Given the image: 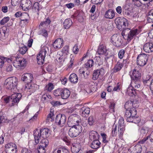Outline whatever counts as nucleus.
Instances as JSON below:
<instances>
[{"instance_id": "f257e3e1", "label": "nucleus", "mask_w": 153, "mask_h": 153, "mask_svg": "<svg viewBox=\"0 0 153 153\" xmlns=\"http://www.w3.org/2000/svg\"><path fill=\"white\" fill-rule=\"evenodd\" d=\"M137 110L134 109L131 110H127L125 115V118L127 122L139 123L140 119L139 117H135L137 114Z\"/></svg>"}, {"instance_id": "f03ea898", "label": "nucleus", "mask_w": 153, "mask_h": 153, "mask_svg": "<svg viewBox=\"0 0 153 153\" xmlns=\"http://www.w3.org/2000/svg\"><path fill=\"white\" fill-rule=\"evenodd\" d=\"M49 129L47 128L41 129L40 130V132L38 130L34 131L33 135L34 138V145H37L39 142L40 139H46L48 136Z\"/></svg>"}, {"instance_id": "7ed1b4c3", "label": "nucleus", "mask_w": 153, "mask_h": 153, "mask_svg": "<svg viewBox=\"0 0 153 153\" xmlns=\"http://www.w3.org/2000/svg\"><path fill=\"white\" fill-rule=\"evenodd\" d=\"M69 130V135L71 137H76L78 136L82 131V128L79 124L73 125Z\"/></svg>"}, {"instance_id": "20e7f679", "label": "nucleus", "mask_w": 153, "mask_h": 153, "mask_svg": "<svg viewBox=\"0 0 153 153\" xmlns=\"http://www.w3.org/2000/svg\"><path fill=\"white\" fill-rule=\"evenodd\" d=\"M148 54L143 53L138 55L137 57V65L141 67H143L147 63L149 58Z\"/></svg>"}, {"instance_id": "39448f33", "label": "nucleus", "mask_w": 153, "mask_h": 153, "mask_svg": "<svg viewBox=\"0 0 153 153\" xmlns=\"http://www.w3.org/2000/svg\"><path fill=\"white\" fill-rule=\"evenodd\" d=\"M116 21L117 28L119 30L125 29L127 28L128 22L126 19L120 17L117 19Z\"/></svg>"}, {"instance_id": "423d86ee", "label": "nucleus", "mask_w": 153, "mask_h": 153, "mask_svg": "<svg viewBox=\"0 0 153 153\" xmlns=\"http://www.w3.org/2000/svg\"><path fill=\"white\" fill-rule=\"evenodd\" d=\"M48 48L46 46H43L39 54L37 56V60L38 63L39 65L42 64L44 63V59L47 52Z\"/></svg>"}, {"instance_id": "0eeeda50", "label": "nucleus", "mask_w": 153, "mask_h": 153, "mask_svg": "<svg viewBox=\"0 0 153 153\" xmlns=\"http://www.w3.org/2000/svg\"><path fill=\"white\" fill-rule=\"evenodd\" d=\"M17 79L16 77H9L6 79L4 83V86L7 89L10 91L11 87V84L14 83V86H17Z\"/></svg>"}, {"instance_id": "6e6552de", "label": "nucleus", "mask_w": 153, "mask_h": 153, "mask_svg": "<svg viewBox=\"0 0 153 153\" xmlns=\"http://www.w3.org/2000/svg\"><path fill=\"white\" fill-rule=\"evenodd\" d=\"M81 120L80 117L76 114H73L70 116L68 119V125L70 127L73 125L79 124L81 123Z\"/></svg>"}, {"instance_id": "1a4fd4ad", "label": "nucleus", "mask_w": 153, "mask_h": 153, "mask_svg": "<svg viewBox=\"0 0 153 153\" xmlns=\"http://www.w3.org/2000/svg\"><path fill=\"white\" fill-rule=\"evenodd\" d=\"M5 151L6 153H16L17 152V146L13 143L7 144L5 146Z\"/></svg>"}, {"instance_id": "9d476101", "label": "nucleus", "mask_w": 153, "mask_h": 153, "mask_svg": "<svg viewBox=\"0 0 153 153\" xmlns=\"http://www.w3.org/2000/svg\"><path fill=\"white\" fill-rule=\"evenodd\" d=\"M66 117L64 114H59L56 117L55 123L60 126H63L66 122Z\"/></svg>"}, {"instance_id": "9b49d317", "label": "nucleus", "mask_w": 153, "mask_h": 153, "mask_svg": "<svg viewBox=\"0 0 153 153\" xmlns=\"http://www.w3.org/2000/svg\"><path fill=\"white\" fill-rule=\"evenodd\" d=\"M138 106V105L136 101L131 100L126 102L125 104V107L127 110L136 109V108Z\"/></svg>"}, {"instance_id": "f8f14e48", "label": "nucleus", "mask_w": 153, "mask_h": 153, "mask_svg": "<svg viewBox=\"0 0 153 153\" xmlns=\"http://www.w3.org/2000/svg\"><path fill=\"white\" fill-rule=\"evenodd\" d=\"M130 75L131 80L140 79L141 77V74L137 68H135L132 71L130 72Z\"/></svg>"}, {"instance_id": "ddd939ff", "label": "nucleus", "mask_w": 153, "mask_h": 153, "mask_svg": "<svg viewBox=\"0 0 153 153\" xmlns=\"http://www.w3.org/2000/svg\"><path fill=\"white\" fill-rule=\"evenodd\" d=\"M22 97L20 93H15L12 94L10 97V100L12 102V105H14L15 104H17L19 102Z\"/></svg>"}, {"instance_id": "4468645a", "label": "nucleus", "mask_w": 153, "mask_h": 153, "mask_svg": "<svg viewBox=\"0 0 153 153\" xmlns=\"http://www.w3.org/2000/svg\"><path fill=\"white\" fill-rule=\"evenodd\" d=\"M31 4V2L30 0H22L21 5L22 9L27 11L30 9Z\"/></svg>"}, {"instance_id": "2eb2a0df", "label": "nucleus", "mask_w": 153, "mask_h": 153, "mask_svg": "<svg viewBox=\"0 0 153 153\" xmlns=\"http://www.w3.org/2000/svg\"><path fill=\"white\" fill-rule=\"evenodd\" d=\"M137 33V30L135 29L131 30L128 32V34H126L124 37V39L127 40L128 41H130L133 37L136 35Z\"/></svg>"}, {"instance_id": "dca6fc26", "label": "nucleus", "mask_w": 153, "mask_h": 153, "mask_svg": "<svg viewBox=\"0 0 153 153\" xmlns=\"http://www.w3.org/2000/svg\"><path fill=\"white\" fill-rule=\"evenodd\" d=\"M63 40L59 38L56 39L53 43L54 48L56 49H58L62 47L63 45Z\"/></svg>"}, {"instance_id": "f3484780", "label": "nucleus", "mask_w": 153, "mask_h": 153, "mask_svg": "<svg viewBox=\"0 0 153 153\" xmlns=\"http://www.w3.org/2000/svg\"><path fill=\"white\" fill-rule=\"evenodd\" d=\"M143 49L146 53H150L153 51V44L152 43H147L144 45Z\"/></svg>"}, {"instance_id": "a211bd4d", "label": "nucleus", "mask_w": 153, "mask_h": 153, "mask_svg": "<svg viewBox=\"0 0 153 153\" xmlns=\"http://www.w3.org/2000/svg\"><path fill=\"white\" fill-rule=\"evenodd\" d=\"M22 79L23 81H27V83L30 82L33 79V76L31 74H24L22 76Z\"/></svg>"}, {"instance_id": "6ab92c4d", "label": "nucleus", "mask_w": 153, "mask_h": 153, "mask_svg": "<svg viewBox=\"0 0 153 153\" xmlns=\"http://www.w3.org/2000/svg\"><path fill=\"white\" fill-rule=\"evenodd\" d=\"M137 91L136 89L131 86H129L127 89L126 93L130 96H133L136 95Z\"/></svg>"}, {"instance_id": "aec40b11", "label": "nucleus", "mask_w": 153, "mask_h": 153, "mask_svg": "<svg viewBox=\"0 0 153 153\" xmlns=\"http://www.w3.org/2000/svg\"><path fill=\"white\" fill-rule=\"evenodd\" d=\"M115 13L114 11L111 9L108 10L105 13V17L108 19H112L115 16Z\"/></svg>"}, {"instance_id": "412c9836", "label": "nucleus", "mask_w": 153, "mask_h": 153, "mask_svg": "<svg viewBox=\"0 0 153 153\" xmlns=\"http://www.w3.org/2000/svg\"><path fill=\"white\" fill-rule=\"evenodd\" d=\"M99 135L96 131H92L89 133V138L91 140H98Z\"/></svg>"}, {"instance_id": "4be33fe9", "label": "nucleus", "mask_w": 153, "mask_h": 153, "mask_svg": "<svg viewBox=\"0 0 153 153\" xmlns=\"http://www.w3.org/2000/svg\"><path fill=\"white\" fill-rule=\"evenodd\" d=\"M80 112L83 117H87L90 113V109L88 108L83 107L80 110Z\"/></svg>"}, {"instance_id": "5701e85b", "label": "nucleus", "mask_w": 153, "mask_h": 153, "mask_svg": "<svg viewBox=\"0 0 153 153\" xmlns=\"http://www.w3.org/2000/svg\"><path fill=\"white\" fill-rule=\"evenodd\" d=\"M70 95V91L66 88H63L61 98L62 99H66Z\"/></svg>"}, {"instance_id": "b1692460", "label": "nucleus", "mask_w": 153, "mask_h": 153, "mask_svg": "<svg viewBox=\"0 0 153 153\" xmlns=\"http://www.w3.org/2000/svg\"><path fill=\"white\" fill-rule=\"evenodd\" d=\"M130 85L136 89L139 88L140 85V79H135V80H132Z\"/></svg>"}, {"instance_id": "393cba45", "label": "nucleus", "mask_w": 153, "mask_h": 153, "mask_svg": "<svg viewBox=\"0 0 153 153\" xmlns=\"http://www.w3.org/2000/svg\"><path fill=\"white\" fill-rule=\"evenodd\" d=\"M123 67V64H122V63L120 62L119 61H118L113 69V72L116 73L120 71Z\"/></svg>"}, {"instance_id": "a878e982", "label": "nucleus", "mask_w": 153, "mask_h": 153, "mask_svg": "<svg viewBox=\"0 0 153 153\" xmlns=\"http://www.w3.org/2000/svg\"><path fill=\"white\" fill-rule=\"evenodd\" d=\"M107 51L105 46L103 45H100L99 47L98 53L99 54H106Z\"/></svg>"}, {"instance_id": "bb28decb", "label": "nucleus", "mask_w": 153, "mask_h": 153, "mask_svg": "<svg viewBox=\"0 0 153 153\" xmlns=\"http://www.w3.org/2000/svg\"><path fill=\"white\" fill-rule=\"evenodd\" d=\"M72 21L70 19H67L65 20L63 23V26L64 28L68 29L69 28L70 26L72 25Z\"/></svg>"}, {"instance_id": "cd10ccee", "label": "nucleus", "mask_w": 153, "mask_h": 153, "mask_svg": "<svg viewBox=\"0 0 153 153\" xmlns=\"http://www.w3.org/2000/svg\"><path fill=\"white\" fill-rule=\"evenodd\" d=\"M70 81L73 83H76L78 80V78L77 75L75 73L71 74L69 77Z\"/></svg>"}, {"instance_id": "c85d7f7f", "label": "nucleus", "mask_w": 153, "mask_h": 153, "mask_svg": "<svg viewBox=\"0 0 153 153\" xmlns=\"http://www.w3.org/2000/svg\"><path fill=\"white\" fill-rule=\"evenodd\" d=\"M100 143L98 140H94L92 142L91 147L93 149H97L99 148Z\"/></svg>"}, {"instance_id": "c756f323", "label": "nucleus", "mask_w": 153, "mask_h": 153, "mask_svg": "<svg viewBox=\"0 0 153 153\" xmlns=\"http://www.w3.org/2000/svg\"><path fill=\"white\" fill-rule=\"evenodd\" d=\"M38 146L46 148L48 144V141L47 139H42Z\"/></svg>"}, {"instance_id": "7c9ffc66", "label": "nucleus", "mask_w": 153, "mask_h": 153, "mask_svg": "<svg viewBox=\"0 0 153 153\" xmlns=\"http://www.w3.org/2000/svg\"><path fill=\"white\" fill-rule=\"evenodd\" d=\"M142 151L141 146L139 144L136 145L134 147L131 153H140Z\"/></svg>"}, {"instance_id": "2f4dec72", "label": "nucleus", "mask_w": 153, "mask_h": 153, "mask_svg": "<svg viewBox=\"0 0 153 153\" xmlns=\"http://www.w3.org/2000/svg\"><path fill=\"white\" fill-rule=\"evenodd\" d=\"M39 4L37 2H35L34 4L30 6V9L35 12H38L40 10Z\"/></svg>"}, {"instance_id": "473e14b6", "label": "nucleus", "mask_w": 153, "mask_h": 153, "mask_svg": "<svg viewBox=\"0 0 153 153\" xmlns=\"http://www.w3.org/2000/svg\"><path fill=\"white\" fill-rule=\"evenodd\" d=\"M88 124L90 126H92L96 123V118L93 116H90L88 120Z\"/></svg>"}, {"instance_id": "72a5a7b5", "label": "nucleus", "mask_w": 153, "mask_h": 153, "mask_svg": "<svg viewBox=\"0 0 153 153\" xmlns=\"http://www.w3.org/2000/svg\"><path fill=\"white\" fill-rule=\"evenodd\" d=\"M100 70H97L94 71L92 77V79L94 80H97L100 74Z\"/></svg>"}, {"instance_id": "f704fd0d", "label": "nucleus", "mask_w": 153, "mask_h": 153, "mask_svg": "<svg viewBox=\"0 0 153 153\" xmlns=\"http://www.w3.org/2000/svg\"><path fill=\"white\" fill-rule=\"evenodd\" d=\"M54 114L52 111H50L47 116L46 119V122H49L50 121H52L54 120Z\"/></svg>"}, {"instance_id": "c9c22d12", "label": "nucleus", "mask_w": 153, "mask_h": 153, "mask_svg": "<svg viewBox=\"0 0 153 153\" xmlns=\"http://www.w3.org/2000/svg\"><path fill=\"white\" fill-rule=\"evenodd\" d=\"M147 20L149 22H153V9L151 10L149 12Z\"/></svg>"}, {"instance_id": "e433bc0d", "label": "nucleus", "mask_w": 153, "mask_h": 153, "mask_svg": "<svg viewBox=\"0 0 153 153\" xmlns=\"http://www.w3.org/2000/svg\"><path fill=\"white\" fill-rule=\"evenodd\" d=\"M63 88H59L55 90L53 94L55 96H60L61 97Z\"/></svg>"}, {"instance_id": "4c0bfd02", "label": "nucleus", "mask_w": 153, "mask_h": 153, "mask_svg": "<svg viewBox=\"0 0 153 153\" xmlns=\"http://www.w3.org/2000/svg\"><path fill=\"white\" fill-rule=\"evenodd\" d=\"M118 35H119L117 34H114L111 37V42L115 46H116V44Z\"/></svg>"}, {"instance_id": "58836bf2", "label": "nucleus", "mask_w": 153, "mask_h": 153, "mask_svg": "<svg viewBox=\"0 0 153 153\" xmlns=\"http://www.w3.org/2000/svg\"><path fill=\"white\" fill-rule=\"evenodd\" d=\"M53 89V84L50 82L45 87V90H47L48 91H51Z\"/></svg>"}, {"instance_id": "ea45409f", "label": "nucleus", "mask_w": 153, "mask_h": 153, "mask_svg": "<svg viewBox=\"0 0 153 153\" xmlns=\"http://www.w3.org/2000/svg\"><path fill=\"white\" fill-rule=\"evenodd\" d=\"M27 50V47L23 45L19 48V51L21 54H24L26 53Z\"/></svg>"}, {"instance_id": "a19ab883", "label": "nucleus", "mask_w": 153, "mask_h": 153, "mask_svg": "<svg viewBox=\"0 0 153 153\" xmlns=\"http://www.w3.org/2000/svg\"><path fill=\"white\" fill-rule=\"evenodd\" d=\"M94 63V62L93 59H89L85 63V67L87 68H91L93 65Z\"/></svg>"}, {"instance_id": "79ce46f5", "label": "nucleus", "mask_w": 153, "mask_h": 153, "mask_svg": "<svg viewBox=\"0 0 153 153\" xmlns=\"http://www.w3.org/2000/svg\"><path fill=\"white\" fill-rule=\"evenodd\" d=\"M46 151V148L38 146L36 151V153H45Z\"/></svg>"}, {"instance_id": "37998d69", "label": "nucleus", "mask_w": 153, "mask_h": 153, "mask_svg": "<svg viewBox=\"0 0 153 153\" xmlns=\"http://www.w3.org/2000/svg\"><path fill=\"white\" fill-rule=\"evenodd\" d=\"M125 124L124 119L122 117H120L119 120L118 128H125Z\"/></svg>"}, {"instance_id": "c03bdc74", "label": "nucleus", "mask_w": 153, "mask_h": 153, "mask_svg": "<svg viewBox=\"0 0 153 153\" xmlns=\"http://www.w3.org/2000/svg\"><path fill=\"white\" fill-rule=\"evenodd\" d=\"M39 34L45 37H48V32L45 29L43 28L40 30L39 32Z\"/></svg>"}, {"instance_id": "a18cd8bd", "label": "nucleus", "mask_w": 153, "mask_h": 153, "mask_svg": "<svg viewBox=\"0 0 153 153\" xmlns=\"http://www.w3.org/2000/svg\"><path fill=\"white\" fill-rule=\"evenodd\" d=\"M19 60H20V62H19L20 64V68L22 67H25L26 65L27 62L25 59L22 58H19Z\"/></svg>"}, {"instance_id": "49530a36", "label": "nucleus", "mask_w": 153, "mask_h": 153, "mask_svg": "<svg viewBox=\"0 0 153 153\" xmlns=\"http://www.w3.org/2000/svg\"><path fill=\"white\" fill-rule=\"evenodd\" d=\"M20 61L19 58L16 59L13 62V66L16 68H20Z\"/></svg>"}, {"instance_id": "de8ad7c7", "label": "nucleus", "mask_w": 153, "mask_h": 153, "mask_svg": "<svg viewBox=\"0 0 153 153\" xmlns=\"http://www.w3.org/2000/svg\"><path fill=\"white\" fill-rule=\"evenodd\" d=\"M125 128H118V136L120 139H122Z\"/></svg>"}, {"instance_id": "09e8293b", "label": "nucleus", "mask_w": 153, "mask_h": 153, "mask_svg": "<svg viewBox=\"0 0 153 153\" xmlns=\"http://www.w3.org/2000/svg\"><path fill=\"white\" fill-rule=\"evenodd\" d=\"M10 18L9 17H4L0 21V24L1 25H4L6 23H7L10 20Z\"/></svg>"}, {"instance_id": "8fccbe9b", "label": "nucleus", "mask_w": 153, "mask_h": 153, "mask_svg": "<svg viewBox=\"0 0 153 153\" xmlns=\"http://www.w3.org/2000/svg\"><path fill=\"white\" fill-rule=\"evenodd\" d=\"M111 133L113 137L116 136L117 135V126L116 125L113 126Z\"/></svg>"}, {"instance_id": "3c124183", "label": "nucleus", "mask_w": 153, "mask_h": 153, "mask_svg": "<svg viewBox=\"0 0 153 153\" xmlns=\"http://www.w3.org/2000/svg\"><path fill=\"white\" fill-rule=\"evenodd\" d=\"M148 78H149L148 79H144L143 82L145 85L150 86L152 80L150 79L149 76H148Z\"/></svg>"}, {"instance_id": "603ef678", "label": "nucleus", "mask_w": 153, "mask_h": 153, "mask_svg": "<svg viewBox=\"0 0 153 153\" xmlns=\"http://www.w3.org/2000/svg\"><path fill=\"white\" fill-rule=\"evenodd\" d=\"M51 22V21L49 18H47L45 21L41 22L40 23L39 27L40 26H44L45 25H48Z\"/></svg>"}, {"instance_id": "864d4df0", "label": "nucleus", "mask_w": 153, "mask_h": 153, "mask_svg": "<svg viewBox=\"0 0 153 153\" xmlns=\"http://www.w3.org/2000/svg\"><path fill=\"white\" fill-rule=\"evenodd\" d=\"M29 19V15L28 14L26 13H22L20 18L21 21L25 20V19Z\"/></svg>"}, {"instance_id": "5fc2aeb1", "label": "nucleus", "mask_w": 153, "mask_h": 153, "mask_svg": "<svg viewBox=\"0 0 153 153\" xmlns=\"http://www.w3.org/2000/svg\"><path fill=\"white\" fill-rule=\"evenodd\" d=\"M125 51L124 49H121L118 52V56L120 59H122L125 53Z\"/></svg>"}, {"instance_id": "6e6d98bb", "label": "nucleus", "mask_w": 153, "mask_h": 153, "mask_svg": "<svg viewBox=\"0 0 153 153\" xmlns=\"http://www.w3.org/2000/svg\"><path fill=\"white\" fill-rule=\"evenodd\" d=\"M51 95H48L47 94H44L42 96V101H45L48 99H51Z\"/></svg>"}, {"instance_id": "4d7b16f0", "label": "nucleus", "mask_w": 153, "mask_h": 153, "mask_svg": "<svg viewBox=\"0 0 153 153\" xmlns=\"http://www.w3.org/2000/svg\"><path fill=\"white\" fill-rule=\"evenodd\" d=\"M123 42V41L121 39V37L119 35H118L117 41L116 44V46H119L121 45Z\"/></svg>"}, {"instance_id": "13d9d810", "label": "nucleus", "mask_w": 153, "mask_h": 153, "mask_svg": "<svg viewBox=\"0 0 153 153\" xmlns=\"http://www.w3.org/2000/svg\"><path fill=\"white\" fill-rule=\"evenodd\" d=\"M149 131V128H143L140 130V133L142 134H145L148 133Z\"/></svg>"}, {"instance_id": "bf43d9fd", "label": "nucleus", "mask_w": 153, "mask_h": 153, "mask_svg": "<svg viewBox=\"0 0 153 153\" xmlns=\"http://www.w3.org/2000/svg\"><path fill=\"white\" fill-rule=\"evenodd\" d=\"M132 3L135 5L137 7H140L141 6V3L139 0H132Z\"/></svg>"}, {"instance_id": "052dcab7", "label": "nucleus", "mask_w": 153, "mask_h": 153, "mask_svg": "<svg viewBox=\"0 0 153 153\" xmlns=\"http://www.w3.org/2000/svg\"><path fill=\"white\" fill-rule=\"evenodd\" d=\"M73 51L74 53L75 54H76L78 53L79 51V49L78 48L77 44H76L74 47L73 49Z\"/></svg>"}, {"instance_id": "680f3d73", "label": "nucleus", "mask_w": 153, "mask_h": 153, "mask_svg": "<svg viewBox=\"0 0 153 153\" xmlns=\"http://www.w3.org/2000/svg\"><path fill=\"white\" fill-rule=\"evenodd\" d=\"M120 84L118 83L116 86H115L113 88V90H112V91H117L118 92L120 91Z\"/></svg>"}, {"instance_id": "e2e57ef3", "label": "nucleus", "mask_w": 153, "mask_h": 153, "mask_svg": "<svg viewBox=\"0 0 153 153\" xmlns=\"http://www.w3.org/2000/svg\"><path fill=\"white\" fill-rule=\"evenodd\" d=\"M51 104L54 106H56L60 105V102L57 101H52L51 102Z\"/></svg>"}, {"instance_id": "0e129e2a", "label": "nucleus", "mask_w": 153, "mask_h": 153, "mask_svg": "<svg viewBox=\"0 0 153 153\" xmlns=\"http://www.w3.org/2000/svg\"><path fill=\"white\" fill-rule=\"evenodd\" d=\"M69 47L68 46H65L63 48L62 51L66 54L68 53Z\"/></svg>"}, {"instance_id": "69168bd1", "label": "nucleus", "mask_w": 153, "mask_h": 153, "mask_svg": "<svg viewBox=\"0 0 153 153\" xmlns=\"http://www.w3.org/2000/svg\"><path fill=\"white\" fill-rule=\"evenodd\" d=\"M74 149L75 150L76 153H78L80 149V146L77 144L75 147L73 146Z\"/></svg>"}, {"instance_id": "338daca9", "label": "nucleus", "mask_w": 153, "mask_h": 153, "mask_svg": "<svg viewBox=\"0 0 153 153\" xmlns=\"http://www.w3.org/2000/svg\"><path fill=\"white\" fill-rule=\"evenodd\" d=\"M12 84H11V89H10V91H13V92L14 91H16L17 90V86H14V83H13Z\"/></svg>"}, {"instance_id": "774afa93", "label": "nucleus", "mask_w": 153, "mask_h": 153, "mask_svg": "<svg viewBox=\"0 0 153 153\" xmlns=\"http://www.w3.org/2000/svg\"><path fill=\"white\" fill-rule=\"evenodd\" d=\"M115 106V104L114 103H111L110 105L109 106V108L110 109V111L111 112H114V108Z\"/></svg>"}]
</instances>
